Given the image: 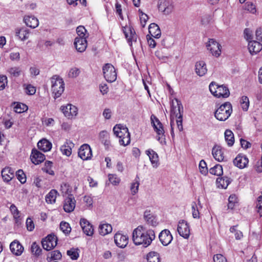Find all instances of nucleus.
I'll use <instances>...</instances> for the list:
<instances>
[{
	"instance_id": "e2e57ef3",
	"label": "nucleus",
	"mask_w": 262,
	"mask_h": 262,
	"mask_svg": "<svg viewBox=\"0 0 262 262\" xmlns=\"http://www.w3.org/2000/svg\"><path fill=\"white\" fill-rule=\"evenodd\" d=\"M109 181L113 185H116L119 184L120 180L118 179L116 175L109 174L108 175Z\"/></svg>"
},
{
	"instance_id": "8fccbe9b",
	"label": "nucleus",
	"mask_w": 262,
	"mask_h": 262,
	"mask_svg": "<svg viewBox=\"0 0 262 262\" xmlns=\"http://www.w3.org/2000/svg\"><path fill=\"white\" fill-rule=\"evenodd\" d=\"M16 176L17 179L21 184H24L26 183V177L23 170L19 169L17 170Z\"/></svg>"
},
{
	"instance_id": "f257e3e1",
	"label": "nucleus",
	"mask_w": 262,
	"mask_h": 262,
	"mask_svg": "<svg viewBox=\"0 0 262 262\" xmlns=\"http://www.w3.org/2000/svg\"><path fill=\"white\" fill-rule=\"evenodd\" d=\"M154 230H146L143 226H139L133 232L132 238L136 245H142L144 248L149 246L152 241L155 239Z\"/></svg>"
},
{
	"instance_id": "09e8293b",
	"label": "nucleus",
	"mask_w": 262,
	"mask_h": 262,
	"mask_svg": "<svg viewBox=\"0 0 262 262\" xmlns=\"http://www.w3.org/2000/svg\"><path fill=\"white\" fill-rule=\"evenodd\" d=\"M241 104L243 110L244 111H247L249 108V99L247 96H243L241 100Z\"/></svg>"
},
{
	"instance_id": "7ed1b4c3",
	"label": "nucleus",
	"mask_w": 262,
	"mask_h": 262,
	"mask_svg": "<svg viewBox=\"0 0 262 262\" xmlns=\"http://www.w3.org/2000/svg\"><path fill=\"white\" fill-rule=\"evenodd\" d=\"M51 89L53 94H55L56 98H58L61 96L64 90V84L62 78L54 76L52 77Z\"/></svg>"
},
{
	"instance_id": "338daca9",
	"label": "nucleus",
	"mask_w": 262,
	"mask_h": 262,
	"mask_svg": "<svg viewBox=\"0 0 262 262\" xmlns=\"http://www.w3.org/2000/svg\"><path fill=\"white\" fill-rule=\"evenodd\" d=\"M26 227L28 231H31L34 228V224L32 220V219L30 217H28L26 221Z\"/></svg>"
},
{
	"instance_id": "58836bf2",
	"label": "nucleus",
	"mask_w": 262,
	"mask_h": 262,
	"mask_svg": "<svg viewBox=\"0 0 262 262\" xmlns=\"http://www.w3.org/2000/svg\"><path fill=\"white\" fill-rule=\"evenodd\" d=\"M53 167V163L50 161H46L45 163L44 166L42 168V170L50 175L54 176V171L52 169Z\"/></svg>"
},
{
	"instance_id": "864d4df0",
	"label": "nucleus",
	"mask_w": 262,
	"mask_h": 262,
	"mask_svg": "<svg viewBox=\"0 0 262 262\" xmlns=\"http://www.w3.org/2000/svg\"><path fill=\"white\" fill-rule=\"evenodd\" d=\"M66 108V110H69V114L70 117L75 116L77 114V108L75 106L72 104H68L66 107H63L62 110Z\"/></svg>"
},
{
	"instance_id": "49530a36",
	"label": "nucleus",
	"mask_w": 262,
	"mask_h": 262,
	"mask_svg": "<svg viewBox=\"0 0 262 262\" xmlns=\"http://www.w3.org/2000/svg\"><path fill=\"white\" fill-rule=\"evenodd\" d=\"M237 225L231 227L230 228V231L234 234L236 239L239 240L243 237V234L242 231L237 230Z\"/></svg>"
},
{
	"instance_id": "dca6fc26",
	"label": "nucleus",
	"mask_w": 262,
	"mask_h": 262,
	"mask_svg": "<svg viewBox=\"0 0 262 262\" xmlns=\"http://www.w3.org/2000/svg\"><path fill=\"white\" fill-rule=\"evenodd\" d=\"M30 159L33 163L39 164L45 160V156L36 149H33L30 156Z\"/></svg>"
},
{
	"instance_id": "13d9d810",
	"label": "nucleus",
	"mask_w": 262,
	"mask_h": 262,
	"mask_svg": "<svg viewBox=\"0 0 262 262\" xmlns=\"http://www.w3.org/2000/svg\"><path fill=\"white\" fill-rule=\"evenodd\" d=\"M257 212L260 217L262 216V195H260L257 198V203L256 204Z\"/></svg>"
},
{
	"instance_id": "a878e982",
	"label": "nucleus",
	"mask_w": 262,
	"mask_h": 262,
	"mask_svg": "<svg viewBox=\"0 0 262 262\" xmlns=\"http://www.w3.org/2000/svg\"><path fill=\"white\" fill-rule=\"evenodd\" d=\"M144 219L147 224L156 226L158 224L156 217L150 213V210H145L144 212Z\"/></svg>"
},
{
	"instance_id": "c03bdc74",
	"label": "nucleus",
	"mask_w": 262,
	"mask_h": 262,
	"mask_svg": "<svg viewBox=\"0 0 262 262\" xmlns=\"http://www.w3.org/2000/svg\"><path fill=\"white\" fill-rule=\"evenodd\" d=\"M42 252V249L36 243L33 242L31 245V252L36 257L39 256Z\"/></svg>"
},
{
	"instance_id": "a18cd8bd",
	"label": "nucleus",
	"mask_w": 262,
	"mask_h": 262,
	"mask_svg": "<svg viewBox=\"0 0 262 262\" xmlns=\"http://www.w3.org/2000/svg\"><path fill=\"white\" fill-rule=\"evenodd\" d=\"M129 31L130 33L129 35L125 31H124V33L126 38L128 40V43L131 46L132 44V41H136L137 35L135 34V32H133L130 29H129Z\"/></svg>"
},
{
	"instance_id": "bb28decb",
	"label": "nucleus",
	"mask_w": 262,
	"mask_h": 262,
	"mask_svg": "<svg viewBox=\"0 0 262 262\" xmlns=\"http://www.w3.org/2000/svg\"><path fill=\"white\" fill-rule=\"evenodd\" d=\"M74 144L70 141H67L66 143L60 147V151L63 155L70 156L72 153V148Z\"/></svg>"
},
{
	"instance_id": "4be33fe9",
	"label": "nucleus",
	"mask_w": 262,
	"mask_h": 262,
	"mask_svg": "<svg viewBox=\"0 0 262 262\" xmlns=\"http://www.w3.org/2000/svg\"><path fill=\"white\" fill-rule=\"evenodd\" d=\"M10 249L12 253L17 256L20 255L24 250L23 246L16 241H14L10 244Z\"/></svg>"
},
{
	"instance_id": "6e6d98bb",
	"label": "nucleus",
	"mask_w": 262,
	"mask_h": 262,
	"mask_svg": "<svg viewBox=\"0 0 262 262\" xmlns=\"http://www.w3.org/2000/svg\"><path fill=\"white\" fill-rule=\"evenodd\" d=\"M76 32L78 35L77 37L83 38L85 37L86 29L83 26H79L76 29Z\"/></svg>"
},
{
	"instance_id": "603ef678",
	"label": "nucleus",
	"mask_w": 262,
	"mask_h": 262,
	"mask_svg": "<svg viewBox=\"0 0 262 262\" xmlns=\"http://www.w3.org/2000/svg\"><path fill=\"white\" fill-rule=\"evenodd\" d=\"M199 168L200 172L206 175L208 173V170L207 167V164L204 160H202L199 164Z\"/></svg>"
},
{
	"instance_id": "79ce46f5",
	"label": "nucleus",
	"mask_w": 262,
	"mask_h": 262,
	"mask_svg": "<svg viewBox=\"0 0 262 262\" xmlns=\"http://www.w3.org/2000/svg\"><path fill=\"white\" fill-rule=\"evenodd\" d=\"M209 172L213 175L221 176L223 173L222 166L220 164H216L209 169Z\"/></svg>"
},
{
	"instance_id": "2eb2a0df",
	"label": "nucleus",
	"mask_w": 262,
	"mask_h": 262,
	"mask_svg": "<svg viewBox=\"0 0 262 262\" xmlns=\"http://www.w3.org/2000/svg\"><path fill=\"white\" fill-rule=\"evenodd\" d=\"M234 165L240 169L246 167L248 164L249 160L244 155L238 154L233 160Z\"/></svg>"
},
{
	"instance_id": "aec40b11",
	"label": "nucleus",
	"mask_w": 262,
	"mask_h": 262,
	"mask_svg": "<svg viewBox=\"0 0 262 262\" xmlns=\"http://www.w3.org/2000/svg\"><path fill=\"white\" fill-rule=\"evenodd\" d=\"M74 43L78 52H83L85 50L87 47L86 37H76Z\"/></svg>"
},
{
	"instance_id": "f8f14e48",
	"label": "nucleus",
	"mask_w": 262,
	"mask_h": 262,
	"mask_svg": "<svg viewBox=\"0 0 262 262\" xmlns=\"http://www.w3.org/2000/svg\"><path fill=\"white\" fill-rule=\"evenodd\" d=\"M159 238L161 244L166 246L171 242L173 237L169 230L164 229L160 233Z\"/></svg>"
},
{
	"instance_id": "f704fd0d",
	"label": "nucleus",
	"mask_w": 262,
	"mask_h": 262,
	"mask_svg": "<svg viewBox=\"0 0 262 262\" xmlns=\"http://www.w3.org/2000/svg\"><path fill=\"white\" fill-rule=\"evenodd\" d=\"M112 231V227L111 225L108 224H100L99 226V234L102 236H104Z\"/></svg>"
},
{
	"instance_id": "bf43d9fd",
	"label": "nucleus",
	"mask_w": 262,
	"mask_h": 262,
	"mask_svg": "<svg viewBox=\"0 0 262 262\" xmlns=\"http://www.w3.org/2000/svg\"><path fill=\"white\" fill-rule=\"evenodd\" d=\"M7 77L5 75H0V90L5 89L7 84Z\"/></svg>"
},
{
	"instance_id": "0e129e2a",
	"label": "nucleus",
	"mask_w": 262,
	"mask_h": 262,
	"mask_svg": "<svg viewBox=\"0 0 262 262\" xmlns=\"http://www.w3.org/2000/svg\"><path fill=\"white\" fill-rule=\"evenodd\" d=\"M192 216L194 218L199 217V212L197 208L196 204L195 202L192 204Z\"/></svg>"
},
{
	"instance_id": "37998d69",
	"label": "nucleus",
	"mask_w": 262,
	"mask_h": 262,
	"mask_svg": "<svg viewBox=\"0 0 262 262\" xmlns=\"http://www.w3.org/2000/svg\"><path fill=\"white\" fill-rule=\"evenodd\" d=\"M14 111L17 113H21L27 111L28 107L27 105L20 102L14 103Z\"/></svg>"
},
{
	"instance_id": "b1692460",
	"label": "nucleus",
	"mask_w": 262,
	"mask_h": 262,
	"mask_svg": "<svg viewBox=\"0 0 262 262\" xmlns=\"http://www.w3.org/2000/svg\"><path fill=\"white\" fill-rule=\"evenodd\" d=\"M195 67V72L199 76H203L207 73V69L206 65L204 61L196 62Z\"/></svg>"
},
{
	"instance_id": "9b49d317",
	"label": "nucleus",
	"mask_w": 262,
	"mask_h": 262,
	"mask_svg": "<svg viewBox=\"0 0 262 262\" xmlns=\"http://www.w3.org/2000/svg\"><path fill=\"white\" fill-rule=\"evenodd\" d=\"M78 156L83 160L90 159L92 156V152L90 146L87 144L81 145L79 149Z\"/></svg>"
},
{
	"instance_id": "69168bd1",
	"label": "nucleus",
	"mask_w": 262,
	"mask_h": 262,
	"mask_svg": "<svg viewBox=\"0 0 262 262\" xmlns=\"http://www.w3.org/2000/svg\"><path fill=\"white\" fill-rule=\"evenodd\" d=\"M80 71L77 68H74L70 70L69 73V76L70 77H76L79 74Z\"/></svg>"
},
{
	"instance_id": "ea45409f",
	"label": "nucleus",
	"mask_w": 262,
	"mask_h": 262,
	"mask_svg": "<svg viewBox=\"0 0 262 262\" xmlns=\"http://www.w3.org/2000/svg\"><path fill=\"white\" fill-rule=\"evenodd\" d=\"M49 254L51 255V256H49L48 255L47 258V260L48 261H51L53 260H59L62 257L61 253L59 250L53 251L49 253Z\"/></svg>"
},
{
	"instance_id": "de8ad7c7",
	"label": "nucleus",
	"mask_w": 262,
	"mask_h": 262,
	"mask_svg": "<svg viewBox=\"0 0 262 262\" xmlns=\"http://www.w3.org/2000/svg\"><path fill=\"white\" fill-rule=\"evenodd\" d=\"M60 230L66 234H69L71 231L70 224L66 222L62 221L60 224Z\"/></svg>"
},
{
	"instance_id": "0eeeda50",
	"label": "nucleus",
	"mask_w": 262,
	"mask_h": 262,
	"mask_svg": "<svg viewBox=\"0 0 262 262\" xmlns=\"http://www.w3.org/2000/svg\"><path fill=\"white\" fill-rule=\"evenodd\" d=\"M57 241V237L54 234H50L42 238V246L45 250L50 251L56 246Z\"/></svg>"
},
{
	"instance_id": "cd10ccee",
	"label": "nucleus",
	"mask_w": 262,
	"mask_h": 262,
	"mask_svg": "<svg viewBox=\"0 0 262 262\" xmlns=\"http://www.w3.org/2000/svg\"><path fill=\"white\" fill-rule=\"evenodd\" d=\"M30 31L26 28H17L15 29L16 36L21 40H25L29 38Z\"/></svg>"
},
{
	"instance_id": "423d86ee",
	"label": "nucleus",
	"mask_w": 262,
	"mask_h": 262,
	"mask_svg": "<svg viewBox=\"0 0 262 262\" xmlns=\"http://www.w3.org/2000/svg\"><path fill=\"white\" fill-rule=\"evenodd\" d=\"M103 73L106 80L113 82L116 80L117 73L114 67L110 63H106L103 67Z\"/></svg>"
},
{
	"instance_id": "c756f323",
	"label": "nucleus",
	"mask_w": 262,
	"mask_h": 262,
	"mask_svg": "<svg viewBox=\"0 0 262 262\" xmlns=\"http://www.w3.org/2000/svg\"><path fill=\"white\" fill-rule=\"evenodd\" d=\"M24 21L27 26L31 28H36L39 24L38 20L34 16H25Z\"/></svg>"
},
{
	"instance_id": "f3484780",
	"label": "nucleus",
	"mask_w": 262,
	"mask_h": 262,
	"mask_svg": "<svg viewBox=\"0 0 262 262\" xmlns=\"http://www.w3.org/2000/svg\"><path fill=\"white\" fill-rule=\"evenodd\" d=\"M80 225L83 232L88 236H92L94 233L93 226L85 219H82L80 221Z\"/></svg>"
},
{
	"instance_id": "72a5a7b5",
	"label": "nucleus",
	"mask_w": 262,
	"mask_h": 262,
	"mask_svg": "<svg viewBox=\"0 0 262 262\" xmlns=\"http://www.w3.org/2000/svg\"><path fill=\"white\" fill-rule=\"evenodd\" d=\"M99 138L101 142L103 144L106 148L108 149L110 145V141L109 139V134L106 130H102L99 134Z\"/></svg>"
},
{
	"instance_id": "4c0bfd02",
	"label": "nucleus",
	"mask_w": 262,
	"mask_h": 262,
	"mask_svg": "<svg viewBox=\"0 0 262 262\" xmlns=\"http://www.w3.org/2000/svg\"><path fill=\"white\" fill-rule=\"evenodd\" d=\"M57 191L55 189H52L46 195V201L48 203H55Z\"/></svg>"
},
{
	"instance_id": "e433bc0d",
	"label": "nucleus",
	"mask_w": 262,
	"mask_h": 262,
	"mask_svg": "<svg viewBox=\"0 0 262 262\" xmlns=\"http://www.w3.org/2000/svg\"><path fill=\"white\" fill-rule=\"evenodd\" d=\"M7 72L12 77H18L21 73V69L19 67H14L9 68Z\"/></svg>"
},
{
	"instance_id": "680f3d73",
	"label": "nucleus",
	"mask_w": 262,
	"mask_h": 262,
	"mask_svg": "<svg viewBox=\"0 0 262 262\" xmlns=\"http://www.w3.org/2000/svg\"><path fill=\"white\" fill-rule=\"evenodd\" d=\"M217 85H219L215 82H212L210 83L209 86L210 92L215 97L216 94H217V89H216V87L217 86Z\"/></svg>"
},
{
	"instance_id": "a211bd4d",
	"label": "nucleus",
	"mask_w": 262,
	"mask_h": 262,
	"mask_svg": "<svg viewBox=\"0 0 262 262\" xmlns=\"http://www.w3.org/2000/svg\"><path fill=\"white\" fill-rule=\"evenodd\" d=\"M114 135L119 139L123 138L127 135L128 132V128L122 124H116L113 128Z\"/></svg>"
},
{
	"instance_id": "20e7f679",
	"label": "nucleus",
	"mask_w": 262,
	"mask_h": 262,
	"mask_svg": "<svg viewBox=\"0 0 262 262\" xmlns=\"http://www.w3.org/2000/svg\"><path fill=\"white\" fill-rule=\"evenodd\" d=\"M150 120L151 125L153 126L155 131L158 135V141H159L162 144L163 142H165V139L164 138V140L162 139V137L165 136L164 130L162 124L158 119V118L154 115H151L150 117Z\"/></svg>"
},
{
	"instance_id": "6ab92c4d",
	"label": "nucleus",
	"mask_w": 262,
	"mask_h": 262,
	"mask_svg": "<svg viewBox=\"0 0 262 262\" xmlns=\"http://www.w3.org/2000/svg\"><path fill=\"white\" fill-rule=\"evenodd\" d=\"M260 41L257 40H251L248 43V49L252 55L256 54L262 49V45Z\"/></svg>"
},
{
	"instance_id": "3c124183",
	"label": "nucleus",
	"mask_w": 262,
	"mask_h": 262,
	"mask_svg": "<svg viewBox=\"0 0 262 262\" xmlns=\"http://www.w3.org/2000/svg\"><path fill=\"white\" fill-rule=\"evenodd\" d=\"M78 249H71L67 251V255L73 260H76L79 257Z\"/></svg>"
},
{
	"instance_id": "c9c22d12",
	"label": "nucleus",
	"mask_w": 262,
	"mask_h": 262,
	"mask_svg": "<svg viewBox=\"0 0 262 262\" xmlns=\"http://www.w3.org/2000/svg\"><path fill=\"white\" fill-rule=\"evenodd\" d=\"M225 139L229 146H232L234 143V137L232 132L229 129H226L224 133Z\"/></svg>"
},
{
	"instance_id": "412c9836",
	"label": "nucleus",
	"mask_w": 262,
	"mask_h": 262,
	"mask_svg": "<svg viewBox=\"0 0 262 262\" xmlns=\"http://www.w3.org/2000/svg\"><path fill=\"white\" fill-rule=\"evenodd\" d=\"M212 154L214 158L219 162L224 161V152L222 147L220 145H215L212 149Z\"/></svg>"
},
{
	"instance_id": "4468645a",
	"label": "nucleus",
	"mask_w": 262,
	"mask_h": 262,
	"mask_svg": "<svg viewBox=\"0 0 262 262\" xmlns=\"http://www.w3.org/2000/svg\"><path fill=\"white\" fill-rule=\"evenodd\" d=\"M76 205V201L72 194H69L64 200L63 204V209L66 212H71L73 211Z\"/></svg>"
},
{
	"instance_id": "774afa93",
	"label": "nucleus",
	"mask_w": 262,
	"mask_h": 262,
	"mask_svg": "<svg viewBox=\"0 0 262 262\" xmlns=\"http://www.w3.org/2000/svg\"><path fill=\"white\" fill-rule=\"evenodd\" d=\"M148 19V15L144 13H142V14L140 15L141 25L143 28H144L145 26Z\"/></svg>"
},
{
	"instance_id": "c85d7f7f",
	"label": "nucleus",
	"mask_w": 262,
	"mask_h": 262,
	"mask_svg": "<svg viewBox=\"0 0 262 262\" xmlns=\"http://www.w3.org/2000/svg\"><path fill=\"white\" fill-rule=\"evenodd\" d=\"M149 32L155 38H159L161 36V30L159 27L155 23H151L148 27Z\"/></svg>"
},
{
	"instance_id": "f03ea898",
	"label": "nucleus",
	"mask_w": 262,
	"mask_h": 262,
	"mask_svg": "<svg viewBox=\"0 0 262 262\" xmlns=\"http://www.w3.org/2000/svg\"><path fill=\"white\" fill-rule=\"evenodd\" d=\"M232 107L229 102H226L222 104L214 113V116L220 121L226 120L231 115Z\"/></svg>"
},
{
	"instance_id": "9d476101",
	"label": "nucleus",
	"mask_w": 262,
	"mask_h": 262,
	"mask_svg": "<svg viewBox=\"0 0 262 262\" xmlns=\"http://www.w3.org/2000/svg\"><path fill=\"white\" fill-rule=\"evenodd\" d=\"M207 49L209 50L212 55L218 57L221 53V46L214 39H209L206 45Z\"/></svg>"
},
{
	"instance_id": "5fc2aeb1",
	"label": "nucleus",
	"mask_w": 262,
	"mask_h": 262,
	"mask_svg": "<svg viewBox=\"0 0 262 262\" xmlns=\"http://www.w3.org/2000/svg\"><path fill=\"white\" fill-rule=\"evenodd\" d=\"M130 134L127 133V135L122 138L119 139V142L120 145L126 146L130 143Z\"/></svg>"
},
{
	"instance_id": "2f4dec72",
	"label": "nucleus",
	"mask_w": 262,
	"mask_h": 262,
	"mask_svg": "<svg viewBox=\"0 0 262 262\" xmlns=\"http://www.w3.org/2000/svg\"><path fill=\"white\" fill-rule=\"evenodd\" d=\"M231 182V179L227 177L217 178L216 181L218 187L221 188H226Z\"/></svg>"
},
{
	"instance_id": "393cba45",
	"label": "nucleus",
	"mask_w": 262,
	"mask_h": 262,
	"mask_svg": "<svg viewBox=\"0 0 262 262\" xmlns=\"http://www.w3.org/2000/svg\"><path fill=\"white\" fill-rule=\"evenodd\" d=\"M14 170L11 167H5L2 170V176L4 181L9 182L13 177Z\"/></svg>"
},
{
	"instance_id": "a19ab883",
	"label": "nucleus",
	"mask_w": 262,
	"mask_h": 262,
	"mask_svg": "<svg viewBox=\"0 0 262 262\" xmlns=\"http://www.w3.org/2000/svg\"><path fill=\"white\" fill-rule=\"evenodd\" d=\"M148 262H160L159 253L156 252H150L147 255Z\"/></svg>"
},
{
	"instance_id": "6e6552de",
	"label": "nucleus",
	"mask_w": 262,
	"mask_h": 262,
	"mask_svg": "<svg viewBox=\"0 0 262 262\" xmlns=\"http://www.w3.org/2000/svg\"><path fill=\"white\" fill-rule=\"evenodd\" d=\"M158 9L164 14L168 15L171 13L173 10V2L171 0H159Z\"/></svg>"
},
{
	"instance_id": "473e14b6",
	"label": "nucleus",
	"mask_w": 262,
	"mask_h": 262,
	"mask_svg": "<svg viewBox=\"0 0 262 262\" xmlns=\"http://www.w3.org/2000/svg\"><path fill=\"white\" fill-rule=\"evenodd\" d=\"M146 155L149 157L150 161L154 167L157 166L159 161V156L158 154L152 149H148L146 150Z\"/></svg>"
},
{
	"instance_id": "052dcab7",
	"label": "nucleus",
	"mask_w": 262,
	"mask_h": 262,
	"mask_svg": "<svg viewBox=\"0 0 262 262\" xmlns=\"http://www.w3.org/2000/svg\"><path fill=\"white\" fill-rule=\"evenodd\" d=\"M213 261L214 262H227L226 258L220 254L214 255Z\"/></svg>"
},
{
	"instance_id": "4d7b16f0",
	"label": "nucleus",
	"mask_w": 262,
	"mask_h": 262,
	"mask_svg": "<svg viewBox=\"0 0 262 262\" xmlns=\"http://www.w3.org/2000/svg\"><path fill=\"white\" fill-rule=\"evenodd\" d=\"M236 198L235 195H231L228 199V208L229 209H232L235 205V203H236Z\"/></svg>"
},
{
	"instance_id": "39448f33",
	"label": "nucleus",
	"mask_w": 262,
	"mask_h": 262,
	"mask_svg": "<svg viewBox=\"0 0 262 262\" xmlns=\"http://www.w3.org/2000/svg\"><path fill=\"white\" fill-rule=\"evenodd\" d=\"M176 101L177 102V104L178 106V109L176 110V106H174L173 103L171 105V113L176 114V117L177 118L176 120L177 126L179 130L181 132L183 130V125H182V117H183V105L180 100L177 99H176Z\"/></svg>"
},
{
	"instance_id": "5701e85b",
	"label": "nucleus",
	"mask_w": 262,
	"mask_h": 262,
	"mask_svg": "<svg viewBox=\"0 0 262 262\" xmlns=\"http://www.w3.org/2000/svg\"><path fill=\"white\" fill-rule=\"evenodd\" d=\"M216 89H217L216 97L227 98L230 96V92L227 86L224 84L219 85L216 87Z\"/></svg>"
},
{
	"instance_id": "7c9ffc66",
	"label": "nucleus",
	"mask_w": 262,
	"mask_h": 262,
	"mask_svg": "<svg viewBox=\"0 0 262 262\" xmlns=\"http://www.w3.org/2000/svg\"><path fill=\"white\" fill-rule=\"evenodd\" d=\"M38 148L43 151H48L52 148V143L46 139L40 140L37 143Z\"/></svg>"
},
{
	"instance_id": "ddd939ff",
	"label": "nucleus",
	"mask_w": 262,
	"mask_h": 262,
	"mask_svg": "<svg viewBox=\"0 0 262 262\" xmlns=\"http://www.w3.org/2000/svg\"><path fill=\"white\" fill-rule=\"evenodd\" d=\"M114 241L116 245L119 248H125L128 243V237L120 232L117 233L114 236Z\"/></svg>"
},
{
	"instance_id": "1a4fd4ad",
	"label": "nucleus",
	"mask_w": 262,
	"mask_h": 262,
	"mask_svg": "<svg viewBox=\"0 0 262 262\" xmlns=\"http://www.w3.org/2000/svg\"><path fill=\"white\" fill-rule=\"evenodd\" d=\"M177 231L180 236L185 239L189 238L190 235V228L188 224L184 220L179 221L178 225Z\"/></svg>"
}]
</instances>
